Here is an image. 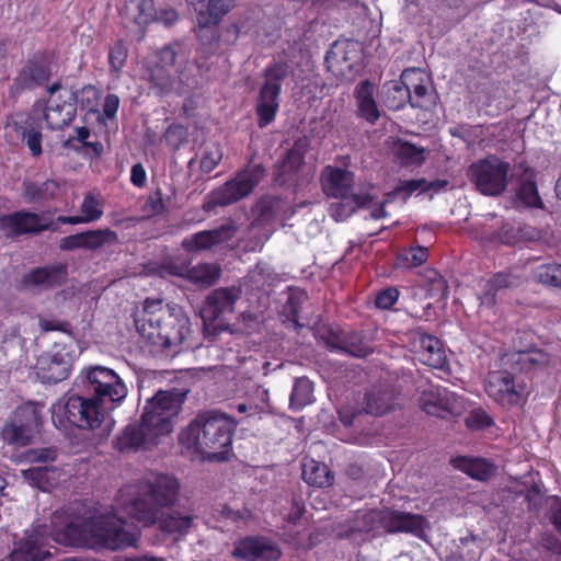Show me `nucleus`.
Returning <instances> with one entry per match:
<instances>
[{"label": "nucleus", "instance_id": "obj_23", "mask_svg": "<svg viewBox=\"0 0 561 561\" xmlns=\"http://www.w3.org/2000/svg\"><path fill=\"white\" fill-rule=\"evenodd\" d=\"M70 371V358L59 353L42 355L36 364V375L43 382L57 383L65 380Z\"/></svg>", "mask_w": 561, "mask_h": 561}, {"label": "nucleus", "instance_id": "obj_39", "mask_svg": "<svg viewBox=\"0 0 561 561\" xmlns=\"http://www.w3.org/2000/svg\"><path fill=\"white\" fill-rule=\"evenodd\" d=\"M383 102L387 107L391 110L402 108L409 98L411 96L410 91L407 90L402 78L400 80L389 81L382 87Z\"/></svg>", "mask_w": 561, "mask_h": 561}, {"label": "nucleus", "instance_id": "obj_58", "mask_svg": "<svg viewBox=\"0 0 561 561\" xmlns=\"http://www.w3.org/2000/svg\"><path fill=\"white\" fill-rule=\"evenodd\" d=\"M427 183L425 180H408L403 181L396 190V193L398 194H404L403 198H407L411 193L420 190L425 191L427 190Z\"/></svg>", "mask_w": 561, "mask_h": 561}, {"label": "nucleus", "instance_id": "obj_3", "mask_svg": "<svg viewBox=\"0 0 561 561\" xmlns=\"http://www.w3.org/2000/svg\"><path fill=\"white\" fill-rule=\"evenodd\" d=\"M179 482L175 478L150 473L139 484L121 491L118 508L134 519L152 525L157 523L163 508L173 505L179 495Z\"/></svg>", "mask_w": 561, "mask_h": 561}, {"label": "nucleus", "instance_id": "obj_57", "mask_svg": "<svg viewBox=\"0 0 561 561\" xmlns=\"http://www.w3.org/2000/svg\"><path fill=\"white\" fill-rule=\"evenodd\" d=\"M399 298L398 289L389 287L381 290L376 297V306L380 309H389L392 307Z\"/></svg>", "mask_w": 561, "mask_h": 561}, {"label": "nucleus", "instance_id": "obj_9", "mask_svg": "<svg viewBox=\"0 0 561 561\" xmlns=\"http://www.w3.org/2000/svg\"><path fill=\"white\" fill-rule=\"evenodd\" d=\"M85 388L107 411L118 407L127 397L128 389L123 379L111 368L92 366L81 371Z\"/></svg>", "mask_w": 561, "mask_h": 561}, {"label": "nucleus", "instance_id": "obj_27", "mask_svg": "<svg viewBox=\"0 0 561 561\" xmlns=\"http://www.w3.org/2000/svg\"><path fill=\"white\" fill-rule=\"evenodd\" d=\"M375 85L363 80L354 89L356 113L368 123H376L380 117V110L375 99Z\"/></svg>", "mask_w": 561, "mask_h": 561}, {"label": "nucleus", "instance_id": "obj_60", "mask_svg": "<svg viewBox=\"0 0 561 561\" xmlns=\"http://www.w3.org/2000/svg\"><path fill=\"white\" fill-rule=\"evenodd\" d=\"M165 139L169 144L176 147L186 139V130L181 125H172L165 133Z\"/></svg>", "mask_w": 561, "mask_h": 561}, {"label": "nucleus", "instance_id": "obj_18", "mask_svg": "<svg viewBox=\"0 0 561 561\" xmlns=\"http://www.w3.org/2000/svg\"><path fill=\"white\" fill-rule=\"evenodd\" d=\"M232 556L245 561H274L280 556L278 547L263 537H245L240 539Z\"/></svg>", "mask_w": 561, "mask_h": 561}, {"label": "nucleus", "instance_id": "obj_21", "mask_svg": "<svg viewBox=\"0 0 561 561\" xmlns=\"http://www.w3.org/2000/svg\"><path fill=\"white\" fill-rule=\"evenodd\" d=\"M66 277V268L61 265L37 267L26 273L18 285L19 290L43 291L60 285Z\"/></svg>", "mask_w": 561, "mask_h": 561}, {"label": "nucleus", "instance_id": "obj_4", "mask_svg": "<svg viewBox=\"0 0 561 561\" xmlns=\"http://www.w3.org/2000/svg\"><path fill=\"white\" fill-rule=\"evenodd\" d=\"M233 419L220 412L197 415L182 432L180 440L186 448L199 454L203 459L222 461L231 451L236 430Z\"/></svg>", "mask_w": 561, "mask_h": 561}, {"label": "nucleus", "instance_id": "obj_59", "mask_svg": "<svg viewBox=\"0 0 561 561\" xmlns=\"http://www.w3.org/2000/svg\"><path fill=\"white\" fill-rule=\"evenodd\" d=\"M55 450L50 448H41L28 450L25 458L30 462H46L55 459Z\"/></svg>", "mask_w": 561, "mask_h": 561}, {"label": "nucleus", "instance_id": "obj_7", "mask_svg": "<svg viewBox=\"0 0 561 561\" xmlns=\"http://www.w3.org/2000/svg\"><path fill=\"white\" fill-rule=\"evenodd\" d=\"M50 411L54 425L60 430H67L69 425L94 430L111 422L110 411L92 396H62L51 405Z\"/></svg>", "mask_w": 561, "mask_h": 561}, {"label": "nucleus", "instance_id": "obj_13", "mask_svg": "<svg viewBox=\"0 0 561 561\" xmlns=\"http://www.w3.org/2000/svg\"><path fill=\"white\" fill-rule=\"evenodd\" d=\"M48 94L44 112L47 127L60 129L69 125L76 116V93L69 88L54 83L48 88Z\"/></svg>", "mask_w": 561, "mask_h": 561}, {"label": "nucleus", "instance_id": "obj_14", "mask_svg": "<svg viewBox=\"0 0 561 561\" xmlns=\"http://www.w3.org/2000/svg\"><path fill=\"white\" fill-rule=\"evenodd\" d=\"M287 75L285 65L275 64L265 70V83L263 84L256 105L260 127L271 124L278 111V95L280 82Z\"/></svg>", "mask_w": 561, "mask_h": 561}, {"label": "nucleus", "instance_id": "obj_49", "mask_svg": "<svg viewBox=\"0 0 561 561\" xmlns=\"http://www.w3.org/2000/svg\"><path fill=\"white\" fill-rule=\"evenodd\" d=\"M394 152L408 164H421L424 161V149L410 142L398 141L394 146Z\"/></svg>", "mask_w": 561, "mask_h": 561}, {"label": "nucleus", "instance_id": "obj_43", "mask_svg": "<svg viewBox=\"0 0 561 561\" xmlns=\"http://www.w3.org/2000/svg\"><path fill=\"white\" fill-rule=\"evenodd\" d=\"M219 276V266L210 263H202L196 266H190L186 278L196 285L208 287L215 284Z\"/></svg>", "mask_w": 561, "mask_h": 561}, {"label": "nucleus", "instance_id": "obj_25", "mask_svg": "<svg viewBox=\"0 0 561 561\" xmlns=\"http://www.w3.org/2000/svg\"><path fill=\"white\" fill-rule=\"evenodd\" d=\"M322 188L332 197H343L351 193L354 175L351 171L333 165H327L321 174Z\"/></svg>", "mask_w": 561, "mask_h": 561}, {"label": "nucleus", "instance_id": "obj_35", "mask_svg": "<svg viewBox=\"0 0 561 561\" xmlns=\"http://www.w3.org/2000/svg\"><path fill=\"white\" fill-rule=\"evenodd\" d=\"M517 277L506 273H499L485 285L484 293L480 297L481 306L491 308L496 304L497 298L503 296L505 289L517 285Z\"/></svg>", "mask_w": 561, "mask_h": 561}, {"label": "nucleus", "instance_id": "obj_56", "mask_svg": "<svg viewBox=\"0 0 561 561\" xmlns=\"http://www.w3.org/2000/svg\"><path fill=\"white\" fill-rule=\"evenodd\" d=\"M222 158L221 151L217 147H211L202 156L201 168L205 172H211Z\"/></svg>", "mask_w": 561, "mask_h": 561}, {"label": "nucleus", "instance_id": "obj_29", "mask_svg": "<svg viewBox=\"0 0 561 561\" xmlns=\"http://www.w3.org/2000/svg\"><path fill=\"white\" fill-rule=\"evenodd\" d=\"M396 393L389 385L375 386L365 397V411L373 415H382L394 407Z\"/></svg>", "mask_w": 561, "mask_h": 561}, {"label": "nucleus", "instance_id": "obj_55", "mask_svg": "<svg viewBox=\"0 0 561 561\" xmlns=\"http://www.w3.org/2000/svg\"><path fill=\"white\" fill-rule=\"evenodd\" d=\"M249 232L251 234H253V237L255 238L254 242L252 244L248 245V248L251 251L261 249L263 247L264 242L270 238V233L266 230H264L262 233V219L261 218L254 220L251 224V226L249 228Z\"/></svg>", "mask_w": 561, "mask_h": 561}, {"label": "nucleus", "instance_id": "obj_26", "mask_svg": "<svg viewBox=\"0 0 561 561\" xmlns=\"http://www.w3.org/2000/svg\"><path fill=\"white\" fill-rule=\"evenodd\" d=\"M233 232L234 228L232 226H221L218 229L199 231L184 238L182 247L187 252L208 250L213 245L231 239Z\"/></svg>", "mask_w": 561, "mask_h": 561}, {"label": "nucleus", "instance_id": "obj_10", "mask_svg": "<svg viewBox=\"0 0 561 561\" xmlns=\"http://www.w3.org/2000/svg\"><path fill=\"white\" fill-rule=\"evenodd\" d=\"M508 171L507 162L491 156L472 163L468 169V178L481 194L499 196L506 188Z\"/></svg>", "mask_w": 561, "mask_h": 561}, {"label": "nucleus", "instance_id": "obj_8", "mask_svg": "<svg viewBox=\"0 0 561 561\" xmlns=\"http://www.w3.org/2000/svg\"><path fill=\"white\" fill-rule=\"evenodd\" d=\"M379 522L388 533H408L419 538H424L430 529L427 520L417 514L394 510L369 511L357 515L352 531H370L375 529V523Z\"/></svg>", "mask_w": 561, "mask_h": 561}, {"label": "nucleus", "instance_id": "obj_2", "mask_svg": "<svg viewBox=\"0 0 561 561\" xmlns=\"http://www.w3.org/2000/svg\"><path fill=\"white\" fill-rule=\"evenodd\" d=\"M51 535L57 542L65 545L91 540L93 545L116 550L136 546L139 529L112 512L92 516L82 527L57 512L51 517Z\"/></svg>", "mask_w": 561, "mask_h": 561}, {"label": "nucleus", "instance_id": "obj_46", "mask_svg": "<svg viewBox=\"0 0 561 561\" xmlns=\"http://www.w3.org/2000/svg\"><path fill=\"white\" fill-rule=\"evenodd\" d=\"M85 250H98L118 242V236L111 229H95L83 232Z\"/></svg>", "mask_w": 561, "mask_h": 561}, {"label": "nucleus", "instance_id": "obj_5", "mask_svg": "<svg viewBox=\"0 0 561 561\" xmlns=\"http://www.w3.org/2000/svg\"><path fill=\"white\" fill-rule=\"evenodd\" d=\"M138 333L149 343L164 347L181 345L190 333V320L180 310L165 308L160 299H146L142 310L136 314Z\"/></svg>", "mask_w": 561, "mask_h": 561}, {"label": "nucleus", "instance_id": "obj_11", "mask_svg": "<svg viewBox=\"0 0 561 561\" xmlns=\"http://www.w3.org/2000/svg\"><path fill=\"white\" fill-rule=\"evenodd\" d=\"M264 176L265 169L261 164L243 169L233 180L211 192L205 204V208L210 210L215 206H227L238 202L248 196Z\"/></svg>", "mask_w": 561, "mask_h": 561}, {"label": "nucleus", "instance_id": "obj_54", "mask_svg": "<svg viewBox=\"0 0 561 561\" xmlns=\"http://www.w3.org/2000/svg\"><path fill=\"white\" fill-rule=\"evenodd\" d=\"M466 425L473 430H480L492 425L491 416L483 409H473L466 417Z\"/></svg>", "mask_w": 561, "mask_h": 561}, {"label": "nucleus", "instance_id": "obj_51", "mask_svg": "<svg viewBox=\"0 0 561 561\" xmlns=\"http://www.w3.org/2000/svg\"><path fill=\"white\" fill-rule=\"evenodd\" d=\"M127 55L128 49L121 41L115 43V45L110 49L108 64L113 72L119 73L125 66Z\"/></svg>", "mask_w": 561, "mask_h": 561}, {"label": "nucleus", "instance_id": "obj_34", "mask_svg": "<svg viewBox=\"0 0 561 561\" xmlns=\"http://www.w3.org/2000/svg\"><path fill=\"white\" fill-rule=\"evenodd\" d=\"M123 15L129 22L139 27L148 25L154 21L156 10L152 0H126Z\"/></svg>", "mask_w": 561, "mask_h": 561}, {"label": "nucleus", "instance_id": "obj_31", "mask_svg": "<svg viewBox=\"0 0 561 561\" xmlns=\"http://www.w3.org/2000/svg\"><path fill=\"white\" fill-rule=\"evenodd\" d=\"M336 198L339 201L331 203L329 213L335 221H343L348 218L356 208L370 207L374 196L370 194L357 195L348 193L343 197Z\"/></svg>", "mask_w": 561, "mask_h": 561}, {"label": "nucleus", "instance_id": "obj_44", "mask_svg": "<svg viewBox=\"0 0 561 561\" xmlns=\"http://www.w3.org/2000/svg\"><path fill=\"white\" fill-rule=\"evenodd\" d=\"M59 191V184L53 180L43 183H25L24 196L28 202H39L50 199Z\"/></svg>", "mask_w": 561, "mask_h": 561}, {"label": "nucleus", "instance_id": "obj_50", "mask_svg": "<svg viewBox=\"0 0 561 561\" xmlns=\"http://www.w3.org/2000/svg\"><path fill=\"white\" fill-rule=\"evenodd\" d=\"M234 7L236 0H209L207 7L209 20L214 24L219 23Z\"/></svg>", "mask_w": 561, "mask_h": 561}, {"label": "nucleus", "instance_id": "obj_1", "mask_svg": "<svg viewBox=\"0 0 561 561\" xmlns=\"http://www.w3.org/2000/svg\"><path fill=\"white\" fill-rule=\"evenodd\" d=\"M186 392L160 390L148 399L139 423L128 424L115 439L121 451L147 449L172 432L173 421L181 411Z\"/></svg>", "mask_w": 561, "mask_h": 561}, {"label": "nucleus", "instance_id": "obj_17", "mask_svg": "<svg viewBox=\"0 0 561 561\" xmlns=\"http://www.w3.org/2000/svg\"><path fill=\"white\" fill-rule=\"evenodd\" d=\"M46 540V526L38 524L26 529L24 537L15 542L10 554L11 561H43L49 556L45 549Z\"/></svg>", "mask_w": 561, "mask_h": 561}, {"label": "nucleus", "instance_id": "obj_52", "mask_svg": "<svg viewBox=\"0 0 561 561\" xmlns=\"http://www.w3.org/2000/svg\"><path fill=\"white\" fill-rule=\"evenodd\" d=\"M190 268V263L182 259H171L167 262H164L159 267V274L161 276H180V277H186Z\"/></svg>", "mask_w": 561, "mask_h": 561}, {"label": "nucleus", "instance_id": "obj_20", "mask_svg": "<svg viewBox=\"0 0 561 561\" xmlns=\"http://www.w3.org/2000/svg\"><path fill=\"white\" fill-rule=\"evenodd\" d=\"M412 351L416 354L420 362L433 367L443 368L446 363V354L440 341L423 332H414L411 337Z\"/></svg>", "mask_w": 561, "mask_h": 561}, {"label": "nucleus", "instance_id": "obj_6", "mask_svg": "<svg viewBox=\"0 0 561 561\" xmlns=\"http://www.w3.org/2000/svg\"><path fill=\"white\" fill-rule=\"evenodd\" d=\"M179 51L173 46H164L151 54L146 61V79L159 95L169 93L184 94L197 87L196 66L187 60L176 69V78L171 75Z\"/></svg>", "mask_w": 561, "mask_h": 561}, {"label": "nucleus", "instance_id": "obj_19", "mask_svg": "<svg viewBox=\"0 0 561 561\" xmlns=\"http://www.w3.org/2000/svg\"><path fill=\"white\" fill-rule=\"evenodd\" d=\"M358 58V44L353 41H336L325 55L328 69L337 77H345Z\"/></svg>", "mask_w": 561, "mask_h": 561}, {"label": "nucleus", "instance_id": "obj_32", "mask_svg": "<svg viewBox=\"0 0 561 561\" xmlns=\"http://www.w3.org/2000/svg\"><path fill=\"white\" fill-rule=\"evenodd\" d=\"M4 224L16 233L38 232L50 227V221L47 218L26 211L8 216Z\"/></svg>", "mask_w": 561, "mask_h": 561}, {"label": "nucleus", "instance_id": "obj_61", "mask_svg": "<svg viewBox=\"0 0 561 561\" xmlns=\"http://www.w3.org/2000/svg\"><path fill=\"white\" fill-rule=\"evenodd\" d=\"M428 256L427 249L424 247H413L410 249L409 254L405 256V261L413 266L423 264Z\"/></svg>", "mask_w": 561, "mask_h": 561}, {"label": "nucleus", "instance_id": "obj_38", "mask_svg": "<svg viewBox=\"0 0 561 561\" xmlns=\"http://www.w3.org/2000/svg\"><path fill=\"white\" fill-rule=\"evenodd\" d=\"M21 474L30 485L46 491L57 483L58 472L56 468L44 466L21 470Z\"/></svg>", "mask_w": 561, "mask_h": 561}, {"label": "nucleus", "instance_id": "obj_16", "mask_svg": "<svg viewBox=\"0 0 561 561\" xmlns=\"http://www.w3.org/2000/svg\"><path fill=\"white\" fill-rule=\"evenodd\" d=\"M51 71L48 61L43 56H34L22 66L10 92L19 95L24 91L34 90L48 82Z\"/></svg>", "mask_w": 561, "mask_h": 561}, {"label": "nucleus", "instance_id": "obj_64", "mask_svg": "<svg viewBox=\"0 0 561 561\" xmlns=\"http://www.w3.org/2000/svg\"><path fill=\"white\" fill-rule=\"evenodd\" d=\"M119 106V98L116 94H107L103 103V114L112 119L115 117Z\"/></svg>", "mask_w": 561, "mask_h": 561}, {"label": "nucleus", "instance_id": "obj_63", "mask_svg": "<svg viewBox=\"0 0 561 561\" xmlns=\"http://www.w3.org/2000/svg\"><path fill=\"white\" fill-rule=\"evenodd\" d=\"M83 240H84L83 232L68 236L60 240L59 247L61 250H66V251L75 250V249H84Z\"/></svg>", "mask_w": 561, "mask_h": 561}, {"label": "nucleus", "instance_id": "obj_24", "mask_svg": "<svg viewBox=\"0 0 561 561\" xmlns=\"http://www.w3.org/2000/svg\"><path fill=\"white\" fill-rule=\"evenodd\" d=\"M309 147L308 140L300 138L295 141L286 157L276 165L275 180L279 184H287L295 180L302 165L305 153Z\"/></svg>", "mask_w": 561, "mask_h": 561}, {"label": "nucleus", "instance_id": "obj_41", "mask_svg": "<svg viewBox=\"0 0 561 561\" xmlns=\"http://www.w3.org/2000/svg\"><path fill=\"white\" fill-rule=\"evenodd\" d=\"M313 401V385L306 378L300 377L295 380L293 392L289 398V407L294 411H299Z\"/></svg>", "mask_w": 561, "mask_h": 561}, {"label": "nucleus", "instance_id": "obj_30", "mask_svg": "<svg viewBox=\"0 0 561 561\" xmlns=\"http://www.w3.org/2000/svg\"><path fill=\"white\" fill-rule=\"evenodd\" d=\"M402 80L407 87V90L410 91L411 96L409 98V103L413 107H425L426 106V96L428 92L427 88V77L420 69H405L402 72Z\"/></svg>", "mask_w": 561, "mask_h": 561}, {"label": "nucleus", "instance_id": "obj_22", "mask_svg": "<svg viewBox=\"0 0 561 561\" xmlns=\"http://www.w3.org/2000/svg\"><path fill=\"white\" fill-rule=\"evenodd\" d=\"M240 297L241 290L234 286L215 289L208 295L205 306L201 310L204 322H211L225 312H232L233 306Z\"/></svg>", "mask_w": 561, "mask_h": 561}, {"label": "nucleus", "instance_id": "obj_15", "mask_svg": "<svg viewBox=\"0 0 561 561\" xmlns=\"http://www.w3.org/2000/svg\"><path fill=\"white\" fill-rule=\"evenodd\" d=\"M484 388L488 396L503 408L517 405L524 396V387L517 385L507 371L490 373Z\"/></svg>", "mask_w": 561, "mask_h": 561}, {"label": "nucleus", "instance_id": "obj_42", "mask_svg": "<svg viewBox=\"0 0 561 561\" xmlns=\"http://www.w3.org/2000/svg\"><path fill=\"white\" fill-rule=\"evenodd\" d=\"M519 201L529 207L541 208L542 201L538 194L537 185L535 182V171L526 169L522 183L518 190Z\"/></svg>", "mask_w": 561, "mask_h": 561}, {"label": "nucleus", "instance_id": "obj_47", "mask_svg": "<svg viewBox=\"0 0 561 561\" xmlns=\"http://www.w3.org/2000/svg\"><path fill=\"white\" fill-rule=\"evenodd\" d=\"M331 348L355 357H365L371 353L370 346L355 333L350 334L336 344H332Z\"/></svg>", "mask_w": 561, "mask_h": 561}, {"label": "nucleus", "instance_id": "obj_28", "mask_svg": "<svg viewBox=\"0 0 561 561\" xmlns=\"http://www.w3.org/2000/svg\"><path fill=\"white\" fill-rule=\"evenodd\" d=\"M104 214L103 199L92 193L87 194L80 204V214L77 216H60L58 222L79 225L98 221Z\"/></svg>", "mask_w": 561, "mask_h": 561}, {"label": "nucleus", "instance_id": "obj_45", "mask_svg": "<svg viewBox=\"0 0 561 561\" xmlns=\"http://www.w3.org/2000/svg\"><path fill=\"white\" fill-rule=\"evenodd\" d=\"M548 362V354L538 348L518 351L513 355V363L518 365L520 370H530L543 367Z\"/></svg>", "mask_w": 561, "mask_h": 561}, {"label": "nucleus", "instance_id": "obj_36", "mask_svg": "<svg viewBox=\"0 0 561 561\" xmlns=\"http://www.w3.org/2000/svg\"><path fill=\"white\" fill-rule=\"evenodd\" d=\"M453 463L455 468L480 481L488 480L495 472V467L482 458L457 457Z\"/></svg>", "mask_w": 561, "mask_h": 561}, {"label": "nucleus", "instance_id": "obj_37", "mask_svg": "<svg viewBox=\"0 0 561 561\" xmlns=\"http://www.w3.org/2000/svg\"><path fill=\"white\" fill-rule=\"evenodd\" d=\"M423 410L430 415L444 417V412L460 413L462 409V399L453 392H439L438 403L425 401L422 403Z\"/></svg>", "mask_w": 561, "mask_h": 561}, {"label": "nucleus", "instance_id": "obj_53", "mask_svg": "<svg viewBox=\"0 0 561 561\" xmlns=\"http://www.w3.org/2000/svg\"><path fill=\"white\" fill-rule=\"evenodd\" d=\"M22 139L26 144L31 153L37 157L42 153V133L34 127L22 128Z\"/></svg>", "mask_w": 561, "mask_h": 561}, {"label": "nucleus", "instance_id": "obj_48", "mask_svg": "<svg viewBox=\"0 0 561 561\" xmlns=\"http://www.w3.org/2000/svg\"><path fill=\"white\" fill-rule=\"evenodd\" d=\"M534 277L537 282L552 286L561 287V264H543L536 268Z\"/></svg>", "mask_w": 561, "mask_h": 561}, {"label": "nucleus", "instance_id": "obj_33", "mask_svg": "<svg viewBox=\"0 0 561 561\" xmlns=\"http://www.w3.org/2000/svg\"><path fill=\"white\" fill-rule=\"evenodd\" d=\"M157 522H159V527L163 533L178 539L188 533L193 525V516L178 511L168 514L161 512Z\"/></svg>", "mask_w": 561, "mask_h": 561}, {"label": "nucleus", "instance_id": "obj_40", "mask_svg": "<svg viewBox=\"0 0 561 561\" xmlns=\"http://www.w3.org/2000/svg\"><path fill=\"white\" fill-rule=\"evenodd\" d=\"M302 478L308 484L319 488L329 486L333 481L329 468L312 459L304 463Z\"/></svg>", "mask_w": 561, "mask_h": 561}, {"label": "nucleus", "instance_id": "obj_62", "mask_svg": "<svg viewBox=\"0 0 561 561\" xmlns=\"http://www.w3.org/2000/svg\"><path fill=\"white\" fill-rule=\"evenodd\" d=\"M252 279H254L259 285H262L264 288L266 285H270L273 280V274L267 264L263 263L259 266L251 275Z\"/></svg>", "mask_w": 561, "mask_h": 561}, {"label": "nucleus", "instance_id": "obj_12", "mask_svg": "<svg viewBox=\"0 0 561 561\" xmlns=\"http://www.w3.org/2000/svg\"><path fill=\"white\" fill-rule=\"evenodd\" d=\"M41 417L34 404L18 408L2 428L3 440L13 446L30 445L38 430Z\"/></svg>", "mask_w": 561, "mask_h": 561}]
</instances>
